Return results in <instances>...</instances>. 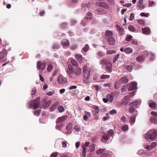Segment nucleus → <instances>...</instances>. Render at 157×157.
I'll use <instances>...</instances> for the list:
<instances>
[{"mask_svg": "<svg viewBox=\"0 0 157 157\" xmlns=\"http://www.w3.org/2000/svg\"><path fill=\"white\" fill-rule=\"evenodd\" d=\"M144 137L147 141L154 140L156 138L155 129L149 130L145 134Z\"/></svg>", "mask_w": 157, "mask_h": 157, "instance_id": "obj_1", "label": "nucleus"}, {"mask_svg": "<svg viewBox=\"0 0 157 157\" xmlns=\"http://www.w3.org/2000/svg\"><path fill=\"white\" fill-rule=\"evenodd\" d=\"M40 98L38 97L34 101H33L29 102V108L32 109L33 108L34 109L38 108L40 105Z\"/></svg>", "mask_w": 157, "mask_h": 157, "instance_id": "obj_2", "label": "nucleus"}, {"mask_svg": "<svg viewBox=\"0 0 157 157\" xmlns=\"http://www.w3.org/2000/svg\"><path fill=\"white\" fill-rule=\"evenodd\" d=\"M148 54V52L147 51H145L144 52L143 54L138 56L136 58V60L139 62H142L143 61L145 58L147 57Z\"/></svg>", "mask_w": 157, "mask_h": 157, "instance_id": "obj_3", "label": "nucleus"}, {"mask_svg": "<svg viewBox=\"0 0 157 157\" xmlns=\"http://www.w3.org/2000/svg\"><path fill=\"white\" fill-rule=\"evenodd\" d=\"M37 68L38 69H41L42 70H43L46 67V62L45 61L41 62L40 61H38L37 62Z\"/></svg>", "mask_w": 157, "mask_h": 157, "instance_id": "obj_4", "label": "nucleus"}, {"mask_svg": "<svg viewBox=\"0 0 157 157\" xmlns=\"http://www.w3.org/2000/svg\"><path fill=\"white\" fill-rule=\"evenodd\" d=\"M7 53V50L4 49L0 53V59L1 61L4 62L6 60V56Z\"/></svg>", "mask_w": 157, "mask_h": 157, "instance_id": "obj_5", "label": "nucleus"}, {"mask_svg": "<svg viewBox=\"0 0 157 157\" xmlns=\"http://www.w3.org/2000/svg\"><path fill=\"white\" fill-rule=\"evenodd\" d=\"M83 71L84 78H89L90 77V71L86 68L84 67L83 69Z\"/></svg>", "mask_w": 157, "mask_h": 157, "instance_id": "obj_6", "label": "nucleus"}, {"mask_svg": "<svg viewBox=\"0 0 157 157\" xmlns=\"http://www.w3.org/2000/svg\"><path fill=\"white\" fill-rule=\"evenodd\" d=\"M96 4L97 5H99L100 7H103L105 9H108L109 8L108 4L105 2H96Z\"/></svg>", "mask_w": 157, "mask_h": 157, "instance_id": "obj_7", "label": "nucleus"}, {"mask_svg": "<svg viewBox=\"0 0 157 157\" xmlns=\"http://www.w3.org/2000/svg\"><path fill=\"white\" fill-rule=\"evenodd\" d=\"M58 81L59 84H65L67 82L66 78L62 75H59L58 77Z\"/></svg>", "mask_w": 157, "mask_h": 157, "instance_id": "obj_8", "label": "nucleus"}, {"mask_svg": "<svg viewBox=\"0 0 157 157\" xmlns=\"http://www.w3.org/2000/svg\"><path fill=\"white\" fill-rule=\"evenodd\" d=\"M106 67L105 70L107 72L110 73L112 71V64L111 63L108 62L106 64Z\"/></svg>", "mask_w": 157, "mask_h": 157, "instance_id": "obj_9", "label": "nucleus"}, {"mask_svg": "<svg viewBox=\"0 0 157 157\" xmlns=\"http://www.w3.org/2000/svg\"><path fill=\"white\" fill-rule=\"evenodd\" d=\"M72 127L73 124L71 123H69L67 124L66 127V129L67 130V132L66 133L67 134H70L72 132Z\"/></svg>", "mask_w": 157, "mask_h": 157, "instance_id": "obj_10", "label": "nucleus"}, {"mask_svg": "<svg viewBox=\"0 0 157 157\" xmlns=\"http://www.w3.org/2000/svg\"><path fill=\"white\" fill-rule=\"evenodd\" d=\"M96 153L98 155L103 154V155H105L106 156H108V155L107 152L105 151V149L103 148L98 150L97 151Z\"/></svg>", "mask_w": 157, "mask_h": 157, "instance_id": "obj_11", "label": "nucleus"}, {"mask_svg": "<svg viewBox=\"0 0 157 157\" xmlns=\"http://www.w3.org/2000/svg\"><path fill=\"white\" fill-rule=\"evenodd\" d=\"M129 101V96H125L122 99L121 103L123 105H125L128 103Z\"/></svg>", "mask_w": 157, "mask_h": 157, "instance_id": "obj_12", "label": "nucleus"}, {"mask_svg": "<svg viewBox=\"0 0 157 157\" xmlns=\"http://www.w3.org/2000/svg\"><path fill=\"white\" fill-rule=\"evenodd\" d=\"M141 103V101L140 100H136L134 102H131L129 104V105H132L133 106L138 107V105H140Z\"/></svg>", "mask_w": 157, "mask_h": 157, "instance_id": "obj_13", "label": "nucleus"}, {"mask_svg": "<svg viewBox=\"0 0 157 157\" xmlns=\"http://www.w3.org/2000/svg\"><path fill=\"white\" fill-rule=\"evenodd\" d=\"M137 83L136 82H132L130 86L128 88V90L130 91L134 90L136 88Z\"/></svg>", "mask_w": 157, "mask_h": 157, "instance_id": "obj_14", "label": "nucleus"}, {"mask_svg": "<svg viewBox=\"0 0 157 157\" xmlns=\"http://www.w3.org/2000/svg\"><path fill=\"white\" fill-rule=\"evenodd\" d=\"M142 31L143 34L145 35H149L151 33V30L150 28L148 27L142 28Z\"/></svg>", "mask_w": 157, "mask_h": 157, "instance_id": "obj_15", "label": "nucleus"}, {"mask_svg": "<svg viewBox=\"0 0 157 157\" xmlns=\"http://www.w3.org/2000/svg\"><path fill=\"white\" fill-rule=\"evenodd\" d=\"M67 118V115H64L58 118L56 122V123L62 122L65 120Z\"/></svg>", "mask_w": 157, "mask_h": 157, "instance_id": "obj_16", "label": "nucleus"}, {"mask_svg": "<svg viewBox=\"0 0 157 157\" xmlns=\"http://www.w3.org/2000/svg\"><path fill=\"white\" fill-rule=\"evenodd\" d=\"M68 68L69 70V71H68V70H66V71L67 73L70 75V74H72L74 72V69H73V67L72 65L71 64H69L68 66Z\"/></svg>", "mask_w": 157, "mask_h": 157, "instance_id": "obj_17", "label": "nucleus"}, {"mask_svg": "<svg viewBox=\"0 0 157 157\" xmlns=\"http://www.w3.org/2000/svg\"><path fill=\"white\" fill-rule=\"evenodd\" d=\"M61 44L63 47L67 46L69 45V42L67 40H63L61 42Z\"/></svg>", "mask_w": 157, "mask_h": 157, "instance_id": "obj_18", "label": "nucleus"}, {"mask_svg": "<svg viewBox=\"0 0 157 157\" xmlns=\"http://www.w3.org/2000/svg\"><path fill=\"white\" fill-rule=\"evenodd\" d=\"M108 41L109 44L112 45H114L115 43V39L111 37H109L108 38Z\"/></svg>", "mask_w": 157, "mask_h": 157, "instance_id": "obj_19", "label": "nucleus"}, {"mask_svg": "<svg viewBox=\"0 0 157 157\" xmlns=\"http://www.w3.org/2000/svg\"><path fill=\"white\" fill-rule=\"evenodd\" d=\"M109 139V137L107 135H104L101 138V140L103 143H106Z\"/></svg>", "mask_w": 157, "mask_h": 157, "instance_id": "obj_20", "label": "nucleus"}, {"mask_svg": "<svg viewBox=\"0 0 157 157\" xmlns=\"http://www.w3.org/2000/svg\"><path fill=\"white\" fill-rule=\"evenodd\" d=\"M148 104L149 107L152 109H155L156 105L155 103L150 101L149 102Z\"/></svg>", "mask_w": 157, "mask_h": 157, "instance_id": "obj_21", "label": "nucleus"}, {"mask_svg": "<svg viewBox=\"0 0 157 157\" xmlns=\"http://www.w3.org/2000/svg\"><path fill=\"white\" fill-rule=\"evenodd\" d=\"M74 73L76 75H79L82 73V70L79 67H78L75 69Z\"/></svg>", "mask_w": 157, "mask_h": 157, "instance_id": "obj_22", "label": "nucleus"}, {"mask_svg": "<svg viewBox=\"0 0 157 157\" xmlns=\"http://www.w3.org/2000/svg\"><path fill=\"white\" fill-rule=\"evenodd\" d=\"M124 52L126 54H129L133 52L132 49L130 47L125 48L124 50Z\"/></svg>", "mask_w": 157, "mask_h": 157, "instance_id": "obj_23", "label": "nucleus"}, {"mask_svg": "<svg viewBox=\"0 0 157 157\" xmlns=\"http://www.w3.org/2000/svg\"><path fill=\"white\" fill-rule=\"evenodd\" d=\"M58 105V102H55L53 104V105L50 108V110L51 111H53L57 108V106Z\"/></svg>", "mask_w": 157, "mask_h": 157, "instance_id": "obj_24", "label": "nucleus"}, {"mask_svg": "<svg viewBox=\"0 0 157 157\" xmlns=\"http://www.w3.org/2000/svg\"><path fill=\"white\" fill-rule=\"evenodd\" d=\"M106 98L109 102H112L113 99V97L112 94H108L106 95Z\"/></svg>", "mask_w": 157, "mask_h": 157, "instance_id": "obj_25", "label": "nucleus"}, {"mask_svg": "<svg viewBox=\"0 0 157 157\" xmlns=\"http://www.w3.org/2000/svg\"><path fill=\"white\" fill-rule=\"evenodd\" d=\"M136 115H133L130 118V124H133L135 122Z\"/></svg>", "mask_w": 157, "mask_h": 157, "instance_id": "obj_26", "label": "nucleus"}, {"mask_svg": "<svg viewBox=\"0 0 157 157\" xmlns=\"http://www.w3.org/2000/svg\"><path fill=\"white\" fill-rule=\"evenodd\" d=\"M121 82L122 83H126L128 82V79L125 77H123L121 78Z\"/></svg>", "mask_w": 157, "mask_h": 157, "instance_id": "obj_27", "label": "nucleus"}, {"mask_svg": "<svg viewBox=\"0 0 157 157\" xmlns=\"http://www.w3.org/2000/svg\"><path fill=\"white\" fill-rule=\"evenodd\" d=\"M150 121L151 123L154 124H157V118H155L153 117H151Z\"/></svg>", "mask_w": 157, "mask_h": 157, "instance_id": "obj_28", "label": "nucleus"}, {"mask_svg": "<svg viewBox=\"0 0 157 157\" xmlns=\"http://www.w3.org/2000/svg\"><path fill=\"white\" fill-rule=\"evenodd\" d=\"M76 58L78 60V61L81 63L82 62V56L80 54H78L76 55Z\"/></svg>", "mask_w": 157, "mask_h": 157, "instance_id": "obj_29", "label": "nucleus"}, {"mask_svg": "<svg viewBox=\"0 0 157 157\" xmlns=\"http://www.w3.org/2000/svg\"><path fill=\"white\" fill-rule=\"evenodd\" d=\"M128 28V29L131 31L134 32L136 31L135 27L133 25H129Z\"/></svg>", "mask_w": 157, "mask_h": 157, "instance_id": "obj_30", "label": "nucleus"}, {"mask_svg": "<svg viewBox=\"0 0 157 157\" xmlns=\"http://www.w3.org/2000/svg\"><path fill=\"white\" fill-rule=\"evenodd\" d=\"M113 35V33L110 30H106L105 32V35L106 36H111Z\"/></svg>", "mask_w": 157, "mask_h": 157, "instance_id": "obj_31", "label": "nucleus"}, {"mask_svg": "<svg viewBox=\"0 0 157 157\" xmlns=\"http://www.w3.org/2000/svg\"><path fill=\"white\" fill-rule=\"evenodd\" d=\"M130 106L129 108L128 111L130 113H133L135 111V109L133 107L132 105H130Z\"/></svg>", "mask_w": 157, "mask_h": 157, "instance_id": "obj_32", "label": "nucleus"}, {"mask_svg": "<svg viewBox=\"0 0 157 157\" xmlns=\"http://www.w3.org/2000/svg\"><path fill=\"white\" fill-rule=\"evenodd\" d=\"M62 147H63L65 148L69 146V144L66 141H64L62 142Z\"/></svg>", "mask_w": 157, "mask_h": 157, "instance_id": "obj_33", "label": "nucleus"}, {"mask_svg": "<svg viewBox=\"0 0 157 157\" xmlns=\"http://www.w3.org/2000/svg\"><path fill=\"white\" fill-rule=\"evenodd\" d=\"M58 110L60 113H62L63 112L65 109L63 106L60 105L58 107Z\"/></svg>", "mask_w": 157, "mask_h": 157, "instance_id": "obj_34", "label": "nucleus"}, {"mask_svg": "<svg viewBox=\"0 0 157 157\" xmlns=\"http://www.w3.org/2000/svg\"><path fill=\"white\" fill-rule=\"evenodd\" d=\"M92 17V14L91 13L88 12L87 13L86 19L87 20H90L91 19Z\"/></svg>", "mask_w": 157, "mask_h": 157, "instance_id": "obj_35", "label": "nucleus"}, {"mask_svg": "<svg viewBox=\"0 0 157 157\" xmlns=\"http://www.w3.org/2000/svg\"><path fill=\"white\" fill-rule=\"evenodd\" d=\"M149 57L150 59H152L154 58L155 56L154 54H152L151 52L150 53H149L148 52V54L147 56V57Z\"/></svg>", "mask_w": 157, "mask_h": 157, "instance_id": "obj_36", "label": "nucleus"}, {"mask_svg": "<svg viewBox=\"0 0 157 157\" xmlns=\"http://www.w3.org/2000/svg\"><path fill=\"white\" fill-rule=\"evenodd\" d=\"M114 133V132L113 130L110 129L108 130L107 132V134L109 136H112Z\"/></svg>", "mask_w": 157, "mask_h": 157, "instance_id": "obj_37", "label": "nucleus"}, {"mask_svg": "<svg viewBox=\"0 0 157 157\" xmlns=\"http://www.w3.org/2000/svg\"><path fill=\"white\" fill-rule=\"evenodd\" d=\"M41 110L40 109L37 110L35 111L34 112V114L36 116H38L40 114V113Z\"/></svg>", "mask_w": 157, "mask_h": 157, "instance_id": "obj_38", "label": "nucleus"}, {"mask_svg": "<svg viewBox=\"0 0 157 157\" xmlns=\"http://www.w3.org/2000/svg\"><path fill=\"white\" fill-rule=\"evenodd\" d=\"M107 63L106 60L105 59L101 60L99 62V63L101 65H104L105 64L106 65V63Z\"/></svg>", "mask_w": 157, "mask_h": 157, "instance_id": "obj_39", "label": "nucleus"}, {"mask_svg": "<svg viewBox=\"0 0 157 157\" xmlns=\"http://www.w3.org/2000/svg\"><path fill=\"white\" fill-rule=\"evenodd\" d=\"M133 69V67L132 65H129L126 67V69L129 72H131Z\"/></svg>", "mask_w": 157, "mask_h": 157, "instance_id": "obj_40", "label": "nucleus"}, {"mask_svg": "<svg viewBox=\"0 0 157 157\" xmlns=\"http://www.w3.org/2000/svg\"><path fill=\"white\" fill-rule=\"evenodd\" d=\"M95 149V146L94 144H92L90 145L89 149L91 151H93Z\"/></svg>", "mask_w": 157, "mask_h": 157, "instance_id": "obj_41", "label": "nucleus"}, {"mask_svg": "<svg viewBox=\"0 0 157 157\" xmlns=\"http://www.w3.org/2000/svg\"><path fill=\"white\" fill-rule=\"evenodd\" d=\"M60 46L59 44H55L53 46V48L54 49H57L60 48Z\"/></svg>", "mask_w": 157, "mask_h": 157, "instance_id": "obj_42", "label": "nucleus"}, {"mask_svg": "<svg viewBox=\"0 0 157 157\" xmlns=\"http://www.w3.org/2000/svg\"><path fill=\"white\" fill-rule=\"evenodd\" d=\"M82 149V155L84 157H85L86 155V148L84 146H83Z\"/></svg>", "mask_w": 157, "mask_h": 157, "instance_id": "obj_43", "label": "nucleus"}, {"mask_svg": "<svg viewBox=\"0 0 157 157\" xmlns=\"http://www.w3.org/2000/svg\"><path fill=\"white\" fill-rule=\"evenodd\" d=\"M128 126L127 125H125L123 126L122 128V130L123 131H126L128 130Z\"/></svg>", "mask_w": 157, "mask_h": 157, "instance_id": "obj_44", "label": "nucleus"}, {"mask_svg": "<svg viewBox=\"0 0 157 157\" xmlns=\"http://www.w3.org/2000/svg\"><path fill=\"white\" fill-rule=\"evenodd\" d=\"M110 76L109 75H103L101 77V79L105 78H110Z\"/></svg>", "mask_w": 157, "mask_h": 157, "instance_id": "obj_45", "label": "nucleus"}, {"mask_svg": "<svg viewBox=\"0 0 157 157\" xmlns=\"http://www.w3.org/2000/svg\"><path fill=\"white\" fill-rule=\"evenodd\" d=\"M153 6H155V2L154 1H149V2L148 6L149 7H151Z\"/></svg>", "mask_w": 157, "mask_h": 157, "instance_id": "obj_46", "label": "nucleus"}, {"mask_svg": "<svg viewBox=\"0 0 157 157\" xmlns=\"http://www.w3.org/2000/svg\"><path fill=\"white\" fill-rule=\"evenodd\" d=\"M60 140L59 139H57L56 141V144H55V147H57L58 146V145L59 144V143H60Z\"/></svg>", "mask_w": 157, "mask_h": 157, "instance_id": "obj_47", "label": "nucleus"}, {"mask_svg": "<svg viewBox=\"0 0 157 157\" xmlns=\"http://www.w3.org/2000/svg\"><path fill=\"white\" fill-rule=\"evenodd\" d=\"M75 131L77 132H79L80 130V128L79 126H76L74 128Z\"/></svg>", "mask_w": 157, "mask_h": 157, "instance_id": "obj_48", "label": "nucleus"}, {"mask_svg": "<svg viewBox=\"0 0 157 157\" xmlns=\"http://www.w3.org/2000/svg\"><path fill=\"white\" fill-rule=\"evenodd\" d=\"M98 56L100 57H102L105 56V53L102 52H99L97 53Z\"/></svg>", "mask_w": 157, "mask_h": 157, "instance_id": "obj_49", "label": "nucleus"}, {"mask_svg": "<svg viewBox=\"0 0 157 157\" xmlns=\"http://www.w3.org/2000/svg\"><path fill=\"white\" fill-rule=\"evenodd\" d=\"M89 49V45L87 44H86L84 48H83V50L85 52H86Z\"/></svg>", "mask_w": 157, "mask_h": 157, "instance_id": "obj_50", "label": "nucleus"}, {"mask_svg": "<svg viewBox=\"0 0 157 157\" xmlns=\"http://www.w3.org/2000/svg\"><path fill=\"white\" fill-rule=\"evenodd\" d=\"M137 22L138 23L141 25H144V20L141 19H139L137 20Z\"/></svg>", "mask_w": 157, "mask_h": 157, "instance_id": "obj_51", "label": "nucleus"}, {"mask_svg": "<svg viewBox=\"0 0 157 157\" xmlns=\"http://www.w3.org/2000/svg\"><path fill=\"white\" fill-rule=\"evenodd\" d=\"M97 12L98 14H103V13H106V11L105 10H97Z\"/></svg>", "mask_w": 157, "mask_h": 157, "instance_id": "obj_52", "label": "nucleus"}, {"mask_svg": "<svg viewBox=\"0 0 157 157\" xmlns=\"http://www.w3.org/2000/svg\"><path fill=\"white\" fill-rule=\"evenodd\" d=\"M89 78H84V79L83 80V82L86 84H88L90 83V80L89 79Z\"/></svg>", "mask_w": 157, "mask_h": 157, "instance_id": "obj_53", "label": "nucleus"}, {"mask_svg": "<svg viewBox=\"0 0 157 157\" xmlns=\"http://www.w3.org/2000/svg\"><path fill=\"white\" fill-rule=\"evenodd\" d=\"M50 104V101H48L46 102L45 103L44 107L47 108L48 107Z\"/></svg>", "mask_w": 157, "mask_h": 157, "instance_id": "obj_54", "label": "nucleus"}, {"mask_svg": "<svg viewBox=\"0 0 157 157\" xmlns=\"http://www.w3.org/2000/svg\"><path fill=\"white\" fill-rule=\"evenodd\" d=\"M36 92V90L35 88H33L32 91L31 95L33 96L35 95Z\"/></svg>", "mask_w": 157, "mask_h": 157, "instance_id": "obj_55", "label": "nucleus"}, {"mask_svg": "<svg viewBox=\"0 0 157 157\" xmlns=\"http://www.w3.org/2000/svg\"><path fill=\"white\" fill-rule=\"evenodd\" d=\"M53 68V66L51 64H49L48 65V67L47 70L49 71H50L52 70Z\"/></svg>", "mask_w": 157, "mask_h": 157, "instance_id": "obj_56", "label": "nucleus"}, {"mask_svg": "<svg viewBox=\"0 0 157 157\" xmlns=\"http://www.w3.org/2000/svg\"><path fill=\"white\" fill-rule=\"evenodd\" d=\"M77 47V45L76 44H74L71 45L70 47V49L72 50H74Z\"/></svg>", "mask_w": 157, "mask_h": 157, "instance_id": "obj_57", "label": "nucleus"}, {"mask_svg": "<svg viewBox=\"0 0 157 157\" xmlns=\"http://www.w3.org/2000/svg\"><path fill=\"white\" fill-rule=\"evenodd\" d=\"M132 44H134V45H138L140 43L139 42H138V41H137L136 40H132Z\"/></svg>", "mask_w": 157, "mask_h": 157, "instance_id": "obj_58", "label": "nucleus"}, {"mask_svg": "<svg viewBox=\"0 0 157 157\" xmlns=\"http://www.w3.org/2000/svg\"><path fill=\"white\" fill-rule=\"evenodd\" d=\"M132 38V36L130 35L127 36L126 38V40L127 41H129Z\"/></svg>", "mask_w": 157, "mask_h": 157, "instance_id": "obj_59", "label": "nucleus"}, {"mask_svg": "<svg viewBox=\"0 0 157 157\" xmlns=\"http://www.w3.org/2000/svg\"><path fill=\"white\" fill-rule=\"evenodd\" d=\"M58 154V153L57 152H53L51 155L50 157H56V156Z\"/></svg>", "mask_w": 157, "mask_h": 157, "instance_id": "obj_60", "label": "nucleus"}, {"mask_svg": "<svg viewBox=\"0 0 157 157\" xmlns=\"http://www.w3.org/2000/svg\"><path fill=\"white\" fill-rule=\"evenodd\" d=\"M134 17V14L133 13H131L130 14V17L129 18L130 21L132 20Z\"/></svg>", "mask_w": 157, "mask_h": 157, "instance_id": "obj_61", "label": "nucleus"}, {"mask_svg": "<svg viewBox=\"0 0 157 157\" xmlns=\"http://www.w3.org/2000/svg\"><path fill=\"white\" fill-rule=\"evenodd\" d=\"M94 108L95 109L96 112L97 113H98L99 112V109L98 107L97 106H94Z\"/></svg>", "mask_w": 157, "mask_h": 157, "instance_id": "obj_62", "label": "nucleus"}, {"mask_svg": "<svg viewBox=\"0 0 157 157\" xmlns=\"http://www.w3.org/2000/svg\"><path fill=\"white\" fill-rule=\"evenodd\" d=\"M117 113V111L115 109H113L109 112V113L110 114H115Z\"/></svg>", "mask_w": 157, "mask_h": 157, "instance_id": "obj_63", "label": "nucleus"}, {"mask_svg": "<svg viewBox=\"0 0 157 157\" xmlns=\"http://www.w3.org/2000/svg\"><path fill=\"white\" fill-rule=\"evenodd\" d=\"M151 114L154 117H157V113L155 112L152 111L151 113Z\"/></svg>", "mask_w": 157, "mask_h": 157, "instance_id": "obj_64", "label": "nucleus"}]
</instances>
